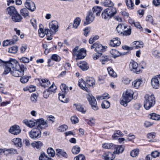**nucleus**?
<instances>
[{
    "label": "nucleus",
    "instance_id": "1",
    "mask_svg": "<svg viewBox=\"0 0 160 160\" xmlns=\"http://www.w3.org/2000/svg\"><path fill=\"white\" fill-rule=\"evenodd\" d=\"M25 67L23 65H20L18 62L16 60L11 58L10 60L6 62V67L5 68L3 74H7L11 71V69H15L23 68Z\"/></svg>",
    "mask_w": 160,
    "mask_h": 160
},
{
    "label": "nucleus",
    "instance_id": "2",
    "mask_svg": "<svg viewBox=\"0 0 160 160\" xmlns=\"http://www.w3.org/2000/svg\"><path fill=\"white\" fill-rule=\"evenodd\" d=\"M133 94V92L131 89H128L123 93L120 100L121 104L124 107L127 106L128 103L132 99Z\"/></svg>",
    "mask_w": 160,
    "mask_h": 160
},
{
    "label": "nucleus",
    "instance_id": "3",
    "mask_svg": "<svg viewBox=\"0 0 160 160\" xmlns=\"http://www.w3.org/2000/svg\"><path fill=\"white\" fill-rule=\"evenodd\" d=\"M144 98V107L145 109L148 110L155 104V98L153 95L147 94L145 96Z\"/></svg>",
    "mask_w": 160,
    "mask_h": 160
},
{
    "label": "nucleus",
    "instance_id": "4",
    "mask_svg": "<svg viewBox=\"0 0 160 160\" xmlns=\"http://www.w3.org/2000/svg\"><path fill=\"white\" fill-rule=\"evenodd\" d=\"M117 13L116 8L113 7H108L103 10L102 13V18L109 20L114 16Z\"/></svg>",
    "mask_w": 160,
    "mask_h": 160
},
{
    "label": "nucleus",
    "instance_id": "5",
    "mask_svg": "<svg viewBox=\"0 0 160 160\" xmlns=\"http://www.w3.org/2000/svg\"><path fill=\"white\" fill-rule=\"evenodd\" d=\"M143 68L140 65H138L136 62L133 60L129 64V68L132 72L137 73L139 74L141 72V68Z\"/></svg>",
    "mask_w": 160,
    "mask_h": 160
},
{
    "label": "nucleus",
    "instance_id": "6",
    "mask_svg": "<svg viewBox=\"0 0 160 160\" xmlns=\"http://www.w3.org/2000/svg\"><path fill=\"white\" fill-rule=\"evenodd\" d=\"M87 97L92 109L94 110H98V107L97 106V102L94 97L92 95H91L89 94L87 95Z\"/></svg>",
    "mask_w": 160,
    "mask_h": 160
},
{
    "label": "nucleus",
    "instance_id": "7",
    "mask_svg": "<svg viewBox=\"0 0 160 160\" xmlns=\"http://www.w3.org/2000/svg\"><path fill=\"white\" fill-rule=\"evenodd\" d=\"M29 134L30 137L33 139H38L41 136V132L38 129H33L29 132Z\"/></svg>",
    "mask_w": 160,
    "mask_h": 160
},
{
    "label": "nucleus",
    "instance_id": "8",
    "mask_svg": "<svg viewBox=\"0 0 160 160\" xmlns=\"http://www.w3.org/2000/svg\"><path fill=\"white\" fill-rule=\"evenodd\" d=\"M27 69V68L25 67H24L23 68L15 69L12 70L10 72L12 75L15 77H21L24 75V72L25 70Z\"/></svg>",
    "mask_w": 160,
    "mask_h": 160
},
{
    "label": "nucleus",
    "instance_id": "9",
    "mask_svg": "<svg viewBox=\"0 0 160 160\" xmlns=\"http://www.w3.org/2000/svg\"><path fill=\"white\" fill-rule=\"evenodd\" d=\"M107 48L106 46H103L102 45L97 43H94L91 46V49H94V50L97 52H104Z\"/></svg>",
    "mask_w": 160,
    "mask_h": 160
},
{
    "label": "nucleus",
    "instance_id": "10",
    "mask_svg": "<svg viewBox=\"0 0 160 160\" xmlns=\"http://www.w3.org/2000/svg\"><path fill=\"white\" fill-rule=\"evenodd\" d=\"M159 81H160V75H157L152 78L151 80L152 87L155 89H158L160 86Z\"/></svg>",
    "mask_w": 160,
    "mask_h": 160
},
{
    "label": "nucleus",
    "instance_id": "11",
    "mask_svg": "<svg viewBox=\"0 0 160 160\" xmlns=\"http://www.w3.org/2000/svg\"><path fill=\"white\" fill-rule=\"evenodd\" d=\"M49 27L51 35H52L54 34L58 30V23L55 20L52 21L49 24Z\"/></svg>",
    "mask_w": 160,
    "mask_h": 160
},
{
    "label": "nucleus",
    "instance_id": "12",
    "mask_svg": "<svg viewBox=\"0 0 160 160\" xmlns=\"http://www.w3.org/2000/svg\"><path fill=\"white\" fill-rule=\"evenodd\" d=\"M56 89V87L54 85V83L53 82V83L49 88L46 89L43 92V97L46 98H47L49 97L50 94L54 92Z\"/></svg>",
    "mask_w": 160,
    "mask_h": 160
},
{
    "label": "nucleus",
    "instance_id": "13",
    "mask_svg": "<svg viewBox=\"0 0 160 160\" xmlns=\"http://www.w3.org/2000/svg\"><path fill=\"white\" fill-rule=\"evenodd\" d=\"M94 19V16L93 15L92 12L90 10L88 12V15L86 17L85 21L84 22V25H87L92 22Z\"/></svg>",
    "mask_w": 160,
    "mask_h": 160
},
{
    "label": "nucleus",
    "instance_id": "14",
    "mask_svg": "<svg viewBox=\"0 0 160 160\" xmlns=\"http://www.w3.org/2000/svg\"><path fill=\"white\" fill-rule=\"evenodd\" d=\"M102 157L105 160H112L115 157V155L113 152H108L103 153Z\"/></svg>",
    "mask_w": 160,
    "mask_h": 160
},
{
    "label": "nucleus",
    "instance_id": "15",
    "mask_svg": "<svg viewBox=\"0 0 160 160\" xmlns=\"http://www.w3.org/2000/svg\"><path fill=\"white\" fill-rule=\"evenodd\" d=\"M9 132L12 134L17 135L21 132V130L19 126L14 125L10 128Z\"/></svg>",
    "mask_w": 160,
    "mask_h": 160
},
{
    "label": "nucleus",
    "instance_id": "16",
    "mask_svg": "<svg viewBox=\"0 0 160 160\" xmlns=\"http://www.w3.org/2000/svg\"><path fill=\"white\" fill-rule=\"evenodd\" d=\"M26 8L32 12L34 11L36 9L35 3L30 0H27L25 3Z\"/></svg>",
    "mask_w": 160,
    "mask_h": 160
},
{
    "label": "nucleus",
    "instance_id": "17",
    "mask_svg": "<svg viewBox=\"0 0 160 160\" xmlns=\"http://www.w3.org/2000/svg\"><path fill=\"white\" fill-rule=\"evenodd\" d=\"M86 55V51L83 48H82L75 54L77 58L76 59H83Z\"/></svg>",
    "mask_w": 160,
    "mask_h": 160
},
{
    "label": "nucleus",
    "instance_id": "18",
    "mask_svg": "<svg viewBox=\"0 0 160 160\" xmlns=\"http://www.w3.org/2000/svg\"><path fill=\"white\" fill-rule=\"evenodd\" d=\"M23 123L30 128H33L38 124V122L36 121L28 120L25 119L22 121Z\"/></svg>",
    "mask_w": 160,
    "mask_h": 160
},
{
    "label": "nucleus",
    "instance_id": "19",
    "mask_svg": "<svg viewBox=\"0 0 160 160\" xmlns=\"http://www.w3.org/2000/svg\"><path fill=\"white\" fill-rule=\"evenodd\" d=\"M78 85L82 89L86 91L87 92H89L90 91L87 88V84L85 81L82 79H80L79 80L78 83Z\"/></svg>",
    "mask_w": 160,
    "mask_h": 160
},
{
    "label": "nucleus",
    "instance_id": "20",
    "mask_svg": "<svg viewBox=\"0 0 160 160\" xmlns=\"http://www.w3.org/2000/svg\"><path fill=\"white\" fill-rule=\"evenodd\" d=\"M114 149H115L113 152L114 153L118 154L123 152L124 150V146L122 145H115V147Z\"/></svg>",
    "mask_w": 160,
    "mask_h": 160
},
{
    "label": "nucleus",
    "instance_id": "21",
    "mask_svg": "<svg viewBox=\"0 0 160 160\" xmlns=\"http://www.w3.org/2000/svg\"><path fill=\"white\" fill-rule=\"evenodd\" d=\"M38 80L41 85L44 88L48 87L50 84V81L47 79H38Z\"/></svg>",
    "mask_w": 160,
    "mask_h": 160
},
{
    "label": "nucleus",
    "instance_id": "22",
    "mask_svg": "<svg viewBox=\"0 0 160 160\" xmlns=\"http://www.w3.org/2000/svg\"><path fill=\"white\" fill-rule=\"evenodd\" d=\"M7 12L10 16H12L18 12L17 10L13 6H10L6 9Z\"/></svg>",
    "mask_w": 160,
    "mask_h": 160
},
{
    "label": "nucleus",
    "instance_id": "23",
    "mask_svg": "<svg viewBox=\"0 0 160 160\" xmlns=\"http://www.w3.org/2000/svg\"><path fill=\"white\" fill-rule=\"evenodd\" d=\"M121 42L118 38H116L111 40L110 45L112 47H117L120 45Z\"/></svg>",
    "mask_w": 160,
    "mask_h": 160
},
{
    "label": "nucleus",
    "instance_id": "24",
    "mask_svg": "<svg viewBox=\"0 0 160 160\" xmlns=\"http://www.w3.org/2000/svg\"><path fill=\"white\" fill-rule=\"evenodd\" d=\"M12 19L15 22H21L22 19V17L18 12L14 14L12 16Z\"/></svg>",
    "mask_w": 160,
    "mask_h": 160
},
{
    "label": "nucleus",
    "instance_id": "25",
    "mask_svg": "<svg viewBox=\"0 0 160 160\" xmlns=\"http://www.w3.org/2000/svg\"><path fill=\"white\" fill-rule=\"evenodd\" d=\"M102 10V8L101 7H94L92 9V10H91L92 12L93 15L95 13H96V15L97 16H99L100 15V12Z\"/></svg>",
    "mask_w": 160,
    "mask_h": 160
},
{
    "label": "nucleus",
    "instance_id": "26",
    "mask_svg": "<svg viewBox=\"0 0 160 160\" xmlns=\"http://www.w3.org/2000/svg\"><path fill=\"white\" fill-rule=\"evenodd\" d=\"M87 85L90 87H93L95 85V81L92 78H87L86 80Z\"/></svg>",
    "mask_w": 160,
    "mask_h": 160
},
{
    "label": "nucleus",
    "instance_id": "27",
    "mask_svg": "<svg viewBox=\"0 0 160 160\" xmlns=\"http://www.w3.org/2000/svg\"><path fill=\"white\" fill-rule=\"evenodd\" d=\"M31 144L33 148L38 149H40L43 145L42 142L40 141H34Z\"/></svg>",
    "mask_w": 160,
    "mask_h": 160
},
{
    "label": "nucleus",
    "instance_id": "28",
    "mask_svg": "<svg viewBox=\"0 0 160 160\" xmlns=\"http://www.w3.org/2000/svg\"><path fill=\"white\" fill-rule=\"evenodd\" d=\"M78 66L83 71H86L89 68V66L87 63L84 62H81L80 63H78Z\"/></svg>",
    "mask_w": 160,
    "mask_h": 160
},
{
    "label": "nucleus",
    "instance_id": "29",
    "mask_svg": "<svg viewBox=\"0 0 160 160\" xmlns=\"http://www.w3.org/2000/svg\"><path fill=\"white\" fill-rule=\"evenodd\" d=\"M12 142L14 143V145L16 147L21 148L22 146L21 139L19 138H13L12 140Z\"/></svg>",
    "mask_w": 160,
    "mask_h": 160
},
{
    "label": "nucleus",
    "instance_id": "30",
    "mask_svg": "<svg viewBox=\"0 0 160 160\" xmlns=\"http://www.w3.org/2000/svg\"><path fill=\"white\" fill-rule=\"evenodd\" d=\"M126 29V27L122 24H119L116 28V30L119 33L122 34L124 29Z\"/></svg>",
    "mask_w": 160,
    "mask_h": 160
},
{
    "label": "nucleus",
    "instance_id": "31",
    "mask_svg": "<svg viewBox=\"0 0 160 160\" xmlns=\"http://www.w3.org/2000/svg\"><path fill=\"white\" fill-rule=\"evenodd\" d=\"M102 147L105 149H113L115 147V145L112 143H104L102 144Z\"/></svg>",
    "mask_w": 160,
    "mask_h": 160
},
{
    "label": "nucleus",
    "instance_id": "32",
    "mask_svg": "<svg viewBox=\"0 0 160 160\" xmlns=\"http://www.w3.org/2000/svg\"><path fill=\"white\" fill-rule=\"evenodd\" d=\"M74 105L75 106L77 109L82 113H85L86 109L85 107H83L82 106L80 105H77L76 104H74Z\"/></svg>",
    "mask_w": 160,
    "mask_h": 160
},
{
    "label": "nucleus",
    "instance_id": "33",
    "mask_svg": "<svg viewBox=\"0 0 160 160\" xmlns=\"http://www.w3.org/2000/svg\"><path fill=\"white\" fill-rule=\"evenodd\" d=\"M56 155L58 156H59L60 155H61L63 157L65 158H68V156L66 153L64 152L62 150H61L59 149H57L56 150Z\"/></svg>",
    "mask_w": 160,
    "mask_h": 160
},
{
    "label": "nucleus",
    "instance_id": "34",
    "mask_svg": "<svg viewBox=\"0 0 160 160\" xmlns=\"http://www.w3.org/2000/svg\"><path fill=\"white\" fill-rule=\"evenodd\" d=\"M133 44L135 46L133 48L135 49H138L141 48H142L143 46V42L141 41H136L133 42Z\"/></svg>",
    "mask_w": 160,
    "mask_h": 160
},
{
    "label": "nucleus",
    "instance_id": "35",
    "mask_svg": "<svg viewBox=\"0 0 160 160\" xmlns=\"http://www.w3.org/2000/svg\"><path fill=\"white\" fill-rule=\"evenodd\" d=\"M149 118L155 120H160V115L156 114L155 113H152L149 115Z\"/></svg>",
    "mask_w": 160,
    "mask_h": 160
},
{
    "label": "nucleus",
    "instance_id": "36",
    "mask_svg": "<svg viewBox=\"0 0 160 160\" xmlns=\"http://www.w3.org/2000/svg\"><path fill=\"white\" fill-rule=\"evenodd\" d=\"M20 12L24 18H26L28 16L29 17L28 11L26 8H24L21 9Z\"/></svg>",
    "mask_w": 160,
    "mask_h": 160
},
{
    "label": "nucleus",
    "instance_id": "37",
    "mask_svg": "<svg viewBox=\"0 0 160 160\" xmlns=\"http://www.w3.org/2000/svg\"><path fill=\"white\" fill-rule=\"evenodd\" d=\"M81 22V19L80 18L77 17L75 19L73 22V27L77 28Z\"/></svg>",
    "mask_w": 160,
    "mask_h": 160
},
{
    "label": "nucleus",
    "instance_id": "38",
    "mask_svg": "<svg viewBox=\"0 0 160 160\" xmlns=\"http://www.w3.org/2000/svg\"><path fill=\"white\" fill-rule=\"evenodd\" d=\"M125 2L127 7L129 9H133L134 5L132 0H126Z\"/></svg>",
    "mask_w": 160,
    "mask_h": 160
},
{
    "label": "nucleus",
    "instance_id": "39",
    "mask_svg": "<svg viewBox=\"0 0 160 160\" xmlns=\"http://www.w3.org/2000/svg\"><path fill=\"white\" fill-rule=\"evenodd\" d=\"M142 81L140 79H137L132 82V84L136 88H138L141 85Z\"/></svg>",
    "mask_w": 160,
    "mask_h": 160
},
{
    "label": "nucleus",
    "instance_id": "40",
    "mask_svg": "<svg viewBox=\"0 0 160 160\" xmlns=\"http://www.w3.org/2000/svg\"><path fill=\"white\" fill-rule=\"evenodd\" d=\"M110 52L112 55L113 57L114 58H115L121 55L119 52L115 49H112L110 50Z\"/></svg>",
    "mask_w": 160,
    "mask_h": 160
},
{
    "label": "nucleus",
    "instance_id": "41",
    "mask_svg": "<svg viewBox=\"0 0 160 160\" xmlns=\"http://www.w3.org/2000/svg\"><path fill=\"white\" fill-rule=\"evenodd\" d=\"M80 151V148L78 146H73L72 149V152L74 154H78Z\"/></svg>",
    "mask_w": 160,
    "mask_h": 160
},
{
    "label": "nucleus",
    "instance_id": "42",
    "mask_svg": "<svg viewBox=\"0 0 160 160\" xmlns=\"http://www.w3.org/2000/svg\"><path fill=\"white\" fill-rule=\"evenodd\" d=\"M18 48L17 46H13L9 48L8 52L11 53H16L18 51Z\"/></svg>",
    "mask_w": 160,
    "mask_h": 160
},
{
    "label": "nucleus",
    "instance_id": "43",
    "mask_svg": "<svg viewBox=\"0 0 160 160\" xmlns=\"http://www.w3.org/2000/svg\"><path fill=\"white\" fill-rule=\"evenodd\" d=\"M20 78V81L22 83H25L27 82L29 80L30 78H31V76H23Z\"/></svg>",
    "mask_w": 160,
    "mask_h": 160
},
{
    "label": "nucleus",
    "instance_id": "44",
    "mask_svg": "<svg viewBox=\"0 0 160 160\" xmlns=\"http://www.w3.org/2000/svg\"><path fill=\"white\" fill-rule=\"evenodd\" d=\"M110 103L107 100L103 101L102 103L101 106L103 108H108L110 106Z\"/></svg>",
    "mask_w": 160,
    "mask_h": 160
},
{
    "label": "nucleus",
    "instance_id": "45",
    "mask_svg": "<svg viewBox=\"0 0 160 160\" xmlns=\"http://www.w3.org/2000/svg\"><path fill=\"white\" fill-rule=\"evenodd\" d=\"M105 7H113V3L111 1L109 0H106L102 4Z\"/></svg>",
    "mask_w": 160,
    "mask_h": 160
},
{
    "label": "nucleus",
    "instance_id": "46",
    "mask_svg": "<svg viewBox=\"0 0 160 160\" xmlns=\"http://www.w3.org/2000/svg\"><path fill=\"white\" fill-rule=\"evenodd\" d=\"M47 152L49 156L52 157H54L55 154L54 150L51 148H48Z\"/></svg>",
    "mask_w": 160,
    "mask_h": 160
},
{
    "label": "nucleus",
    "instance_id": "47",
    "mask_svg": "<svg viewBox=\"0 0 160 160\" xmlns=\"http://www.w3.org/2000/svg\"><path fill=\"white\" fill-rule=\"evenodd\" d=\"M109 75L113 77H115L117 76V74L114 72L112 69L111 68H108L107 69Z\"/></svg>",
    "mask_w": 160,
    "mask_h": 160
},
{
    "label": "nucleus",
    "instance_id": "48",
    "mask_svg": "<svg viewBox=\"0 0 160 160\" xmlns=\"http://www.w3.org/2000/svg\"><path fill=\"white\" fill-rule=\"evenodd\" d=\"M139 151L138 149L133 150L131 151L130 155L132 157H135L138 155Z\"/></svg>",
    "mask_w": 160,
    "mask_h": 160
},
{
    "label": "nucleus",
    "instance_id": "49",
    "mask_svg": "<svg viewBox=\"0 0 160 160\" xmlns=\"http://www.w3.org/2000/svg\"><path fill=\"white\" fill-rule=\"evenodd\" d=\"M122 34L123 36H127L130 35L131 32V30L130 28H126V29H124L123 32Z\"/></svg>",
    "mask_w": 160,
    "mask_h": 160
},
{
    "label": "nucleus",
    "instance_id": "50",
    "mask_svg": "<svg viewBox=\"0 0 160 160\" xmlns=\"http://www.w3.org/2000/svg\"><path fill=\"white\" fill-rule=\"evenodd\" d=\"M74 160H85V158L83 154H79L74 157Z\"/></svg>",
    "mask_w": 160,
    "mask_h": 160
},
{
    "label": "nucleus",
    "instance_id": "51",
    "mask_svg": "<svg viewBox=\"0 0 160 160\" xmlns=\"http://www.w3.org/2000/svg\"><path fill=\"white\" fill-rule=\"evenodd\" d=\"M60 88L65 93L67 92L68 91V87L64 84H62L60 86Z\"/></svg>",
    "mask_w": 160,
    "mask_h": 160
},
{
    "label": "nucleus",
    "instance_id": "52",
    "mask_svg": "<svg viewBox=\"0 0 160 160\" xmlns=\"http://www.w3.org/2000/svg\"><path fill=\"white\" fill-rule=\"evenodd\" d=\"M65 97L64 95L63 94H60V93L59 94V99L62 102L64 103H67L68 102V101L66 99H64Z\"/></svg>",
    "mask_w": 160,
    "mask_h": 160
},
{
    "label": "nucleus",
    "instance_id": "53",
    "mask_svg": "<svg viewBox=\"0 0 160 160\" xmlns=\"http://www.w3.org/2000/svg\"><path fill=\"white\" fill-rule=\"evenodd\" d=\"M37 96L36 94L33 93L31 95V100L32 102L35 103L37 101Z\"/></svg>",
    "mask_w": 160,
    "mask_h": 160
},
{
    "label": "nucleus",
    "instance_id": "54",
    "mask_svg": "<svg viewBox=\"0 0 160 160\" xmlns=\"http://www.w3.org/2000/svg\"><path fill=\"white\" fill-rule=\"evenodd\" d=\"M48 156L45 155L44 152H41L39 157V160H47Z\"/></svg>",
    "mask_w": 160,
    "mask_h": 160
},
{
    "label": "nucleus",
    "instance_id": "55",
    "mask_svg": "<svg viewBox=\"0 0 160 160\" xmlns=\"http://www.w3.org/2000/svg\"><path fill=\"white\" fill-rule=\"evenodd\" d=\"M6 151H7V154H8L9 153H18V152L17 149H14L13 148L7 149Z\"/></svg>",
    "mask_w": 160,
    "mask_h": 160
},
{
    "label": "nucleus",
    "instance_id": "56",
    "mask_svg": "<svg viewBox=\"0 0 160 160\" xmlns=\"http://www.w3.org/2000/svg\"><path fill=\"white\" fill-rule=\"evenodd\" d=\"M68 128V127L67 125H63L58 128V130L60 132H63L66 131Z\"/></svg>",
    "mask_w": 160,
    "mask_h": 160
},
{
    "label": "nucleus",
    "instance_id": "57",
    "mask_svg": "<svg viewBox=\"0 0 160 160\" xmlns=\"http://www.w3.org/2000/svg\"><path fill=\"white\" fill-rule=\"evenodd\" d=\"M19 60L21 62L24 63H28L29 62V58L25 57L21 58Z\"/></svg>",
    "mask_w": 160,
    "mask_h": 160
},
{
    "label": "nucleus",
    "instance_id": "58",
    "mask_svg": "<svg viewBox=\"0 0 160 160\" xmlns=\"http://www.w3.org/2000/svg\"><path fill=\"white\" fill-rule=\"evenodd\" d=\"M156 136V133L154 132L148 133L147 135L148 138L149 139H154Z\"/></svg>",
    "mask_w": 160,
    "mask_h": 160
},
{
    "label": "nucleus",
    "instance_id": "59",
    "mask_svg": "<svg viewBox=\"0 0 160 160\" xmlns=\"http://www.w3.org/2000/svg\"><path fill=\"white\" fill-rule=\"evenodd\" d=\"M151 154L153 158H156L159 156L160 152H158L157 151H154L152 152Z\"/></svg>",
    "mask_w": 160,
    "mask_h": 160
},
{
    "label": "nucleus",
    "instance_id": "60",
    "mask_svg": "<svg viewBox=\"0 0 160 160\" xmlns=\"http://www.w3.org/2000/svg\"><path fill=\"white\" fill-rule=\"evenodd\" d=\"M38 124L46 125L47 124L46 122L43 119H40L38 120Z\"/></svg>",
    "mask_w": 160,
    "mask_h": 160
},
{
    "label": "nucleus",
    "instance_id": "61",
    "mask_svg": "<svg viewBox=\"0 0 160 160\" xmlns=\"http://www.w3.org/2000/svg\"><path fill=\"white\" fill-rule=\"evenodd\" d=\"M102 53L100 52H97L93 55V58L94 59L96 60L99 57L101 56Z\"/></svg>",
    "mask_w": 160,
    "mask_h": 160
},
{
    "label": "nucleus",
    "instance_id": "62",
    "mask_svg": "<svg viewBox=\"0 0 160 160\" xmlns=\"http://www.w3.org/2000/svg\"><path fill=\"white\" fill-rule=\"evenodd\" d=\"M122 82L125 84H128L130 83V80L127 77H124L122 78Z\"/></svg>",
    "mask_w": 160,
    "mask_h": 160
},
{
    "label": "nucleus",
    "instance_id": "63",
    "mask_svg": "<svg viewBox=\"0 0 160 160\" xmlns=\"http://www.w3.org/2000/svg\"><path fill=\"white\" fill-rule=\"evenodd\" d=\"M102 59L100 60L102 64H104L105 62L109 60V59L108 58L107 56H105L103 57L102 58Z\"/></svg>",
    "mask_w": 160,
    "mask_h": 160
},
{
    "label": "nucleus",
    "instance_id": "64",
    "mask_svg": "<svg viewBox=\"0 0 160 160\" xmlns=\"http://www.w3.org/2000/svg\"><path fill=\"white\" fill-rule=\"evenodd\" d=\"M152 54L157 58L160 57V53L157 50L154 51L152 53Z\"/></svg>",
    "mask_w": 160,
    "mask_h": 160
}]
</instances>
